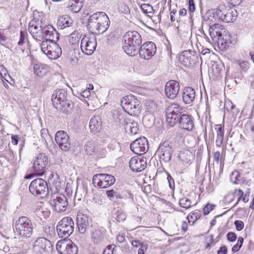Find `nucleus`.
<instances>
[{
  "mask_svg": "<svg viewBox=\"0 0 254 254\" xmlns=\"http://www.w3.org/2000/svg\"><path fill=\"white\" fill-rule=\"evenodd\" d=\"M227 249L226 246L221 247L220 249L217 251V254H227Z\"/></svg>",
  "mask_w": 254,
  "mask_h": 254,
  "instance_id": "nucleus-56",
  "label": "nucleus"
},
{
  "mask_svg": "<svg viewBox=\"0 0 254 254\" xmlns=\"http://www.w3.org/2000/svg\"><path fill=\"white\" fill-rule=\"evenodd\" d=\"M217 18L215 16L213 10H208L202 16V27H210L216 22Z\"/></svg>",
  "mask_w": 254,
  "mask_h": 254,
  "instance_id": "nucleus-27",
  "label": "nucleus"
},
{
  "mask_svg": "<svg viewBox=\"0 0 254 254\" xmlns=\"http://www.w3.org/2000/svg\"><path fill=\"white\" fill-rule=\"evenodd\" d=\"M43 39L46 40L58 41L59 39V34L51 25H45L43 27Z\"/></svg>",
  "mask_w": 254,
  "mask_h": 254,
  "instance_id": "nucleus-25",
  "label": "nucleus"
},
{
  "mask_svg": "<svg viewBox=\"0 0 254 254\" xmlns=\"http://www.w3.org/2000/svg\"><path fill=\"white\" fill-rule=\"evenodd\" d=\"M214 159L215 162L218 164L220 161V153L219 151H216L214 153Z\"/></svg>",
  "mask_w": 254,
  "mask_h": 254,
  "instance_id": "nucleus-57",
  "label": "nucleus"
},
{
  "mask_svg": "<svg viewBox=\"0 0 254 254\" xmlns=\"http://www.w3.org/2000/svg\"><path fill=\"white\" fill-rule=\"evenodd\" d=\"M234 15V12L231 10H227L222 20L227 23L233 22L235 19V17Z\"/></svg>",
  "mask_w": 254,
  "mask_h": 254,
  "instance_id": "nucleus-38",
  "label": "nucleus"
},
{
  "mask_svg": "<svg viewBox=\"0 0 254 254\" xmlns=\"http://www.w3.org/2000/svg\"><path fill=\"white\" fill-rule=\"evenodd\" d=\"M228 36L227 33H225L221 37L216 39V42H217L218 45H220L222 48L227 49H228L231 44V42L228 39Z\"/></svg>",
  "mask_w": 254,
  "mask_h": 254,
  "instance_id": "nucleus-34",
  "label": "nucleus"
},
{
  "mask_svg": "<svg viewBox=\"0 0 254 254\" xmlns=\"http://www.w3.org/2000/svg\"><path fill=\"white\" fill-rule=\"evenodd\" d=\"M188 223L186 222V221H184L182 223V230L184 231V232H186L188 230Z\"/></svg>",
  "mask_w": 254,
  "mask_h": 254,
  "instance_id": "nucleus-62",
  "label": "nucleus"
},
{
  "mask_svg": "<svg viewBox=\"0 0 254 254\" xmlns=\"http://www.w3.org/2000/svg\"><path fill=\"white\" fill-rule=\"evenodd\" d=\"M230 4L235 6L239 5L242 1V0H226Z\"/></svg>",
  "mask_w": 254,
  "mask_h": 254,
  "instance_id": "nucleus-55",
  "label": "nucleus"
},
{
  "mask_svg": "<svg viewBox=\"0 0 254 254\" xmlns=\"http://www.w3.org/2000/svg\"><path fill=\"white\" fill-rule=\"evenodd\" d=\"M106 194L109 199L111 200H114L115 197L117 198V192L113 190L106 191Z\"/></svg>",
  "mask_w": 254,
  "mask_h": 254,
  "instance_id": "nucleus-48",
  "label": "nucleus"
},
{
  "mask_svg": "<svg viewBox=\"0 0 254 254\" xmlns=\"http://www.w3.org/2000/svg\"><path fill=\"white\" fill-rule=\"evenodd\" d=\"M209 33L211 39L214 41L226 33V31L222 25L216 22L209 27Z\"/></svg>",
  "mask_w": 254,
  "mask_h": 254,
  "instance_id": "nucleus-24",
  "label": "nucleus"
},
{
  "mask_svg": "<svg viewBox=\"0 0 254 254\" xmlns=\"http://www.w3.org/2000/svg\"><path fill=\"white\" fill-rule=\"evenodd\" d=\"M18 142V136L12 135L11 136V143L14 145H17Z\"/></svg>",
  "mask_w": 254,
  "mask_h": 254,
  "instance_id": "nucleus-59",
  "label": "nucleus"
},
{
  "mask_svg": "<svg viewBox=\"0 0 254 254\" xmlns=\"http://www.w3.org/2000/svg\"><path fill=\"white\" fill-rule=\"evenodd\" d=\"M234 194L238 196L236 204H238L239 201L240 200H243L245 203H246L249 201V193H246L244 195V192L242 190L240 189H237L235 190Z\"/></svg>",
  "mask_w": 254,
  "mask_h": 254,
  "instance_id": "nucleus-35",
  "label": "nucleus"
},
{
  "mask_svg": "<svg viewBox=\"0 0 254 254\" xmlns=\"http://www.w3.org/2000/svg\"><path fill=\"white\" fill-rule=\"evenodd\" d=\"M44 25L41 21L32 20L29 23L28 30L35 39L40 41L43 39Z\"/></svg>",
  "mask_w": 254,
  "mask_h": 254,
  "instance_id": "nucleus-15",
  "label": "nucleus"
},
{
  "mask_svg": "<svg viewBox=\"0 0 254 254\" xmlns=\"http://www.w3.org/2000/svg\"><path fill=\"white\" fill-rule=\"evenodd\" d=\"M102 127V121L98 116H94L92 118L89 122L90 130L94 132H97L101 129Z\"/></svg>",
  "mask_w": 254,
  "mask_h": 254,
  "instance_id": "nucleus-30",
  "label": "nucleus"
},
{
  "mask_svg": "<svg viewBox=\"0 0 254 254\" xmlns=\"http://www.w3.org/2000/svg\"><path fill=\"white\" fill-rule=\"evenodd\" d=\"M217 16L221 20L223 18V16L226 13L227 9L224 5H220L217 8L213 10Z\"/></svg>",
  "mask_w": 254,
  "mask_h": 254,
  "instance_id": "nucleus-41",
  "label": "nucleus"
},
{
  "mask_svg": "<svg viewBox=\"0 0 254 254\" xmlns=\"http://www.w3.org/2000/svg\"><path fill=\"white\" fill-rule=\"evenodd\" d=\"M55 140L59 147L64 151L69 150L70 148L69 137L67 133L64 130L57 132L55 135Z\"/></svg>",
  "mask_w": 254,
  "mask_h": 254,
  "instance_id": "nucleus-21",
  "label": "nucleus"
},
{
  "mask_svg": "<svg viewBox=\"0 0 254 254\" xmlns=\"http://www.w3.org/2000/svg\"><path fill=\"white\" fill-rule=\"evenodd\" d=\"M227 238H237V235L234 232H229L227 234Z\"/></svg>",
  "mask_w": 254,
  "mask_h": 254,
  "instance_id": "nucleus-60",
  "label": "nucleus"
},
{
  "mask_svg": "<svg viewBox=\"0 0 254 254\" xmlns=\"http://www.w3.org/2000/svg\"><path fill=\"white\" fill-rule=\"evenodd\" d=\"M116 219L118 222H123L126 220V215L124 212H118Z\"/></svg>",
  "mask_w": 254,
  "mask_h": 254,
  "instance_id": "nucleus-51",
  "label": "nucleus"
},
{
  "mask_svg": "<svg viewBox=\"0 0 254 254\" xmlns=\"http://www.w3.org/2000/svg\"><path fill=\"white\" fill-rule=\"evenodd\" d=\"M189 9L190 12H193L195 9V4L193 0H189Z\"/></svg>",
  "mask_w": 254,
  "mask_h": 254,
  "instance_id": "nucleus-54",
  "label": "nucleus"
},
{
  "mask_svg": "<svg viewBox=\"0 0 254 254\" xmlns=\"http://www.w3.org/2000/svg\"><path fill=\"white\" fill-rule=\"evenodd\" d=\"M124 198L129 199L131 201H133V195L130 192H127L124 195Z\"/></svg>",
  "mask_w": 254,
  "mask_h": 254,
  "instance_id": "nucleus-58",
  "label": "nucleus"
},
{
  "mask_svg": "<svg viewBox=\"0 0 254 254\" xmlns=\"http://www.w3.org/2000/svg\"><path fill=\"white\" fill-rule=\"evenodd\" d=\"M57 250L60 254H77V246L71 239H61L56 245Z\"/></svg>",
  "mask_w": 254,
  "mask_h": 254,
  "instance_id": "nucleus-12",
  "label": "nucleus"
},
{
  "mask_svg": "<svg viewBox=\"0 0 254 254\" xmlns=\"http://www.w3.org/2000/svg\"><path fill=\"white\" fill-rule=\"evenodd\" d=\"M130 148L135 154H143L148 150V140L145 137L138 138L130 144Z\"/></svg>",
  "mask_w": 254,
  "mask_h": 254,
  "instance_id": "nucleus-17",
  "label": "nucleus"
},
{
  "mask_svg": "<svg viewBox=\"0 0 254 254\" xmlns=\"http://www.w3.org/2000/svg\"><path fill=\"white\" fill-rule=\"evenodd\" d=\"M234 224L238 231H241L244 228V224L242 221L236 220L234 222Z\"/></svg>",
  "mask_w": 254,
  "mask_h": 254,
  "instance_id": "nucleus-52",
  "label": "nucleus"
},
{
  "mask_svg": "<svg viewBox=\"0 0 254 254\" xmlns=\"http://www.w3.org/2000/svg\"><path fill=\"white\" fill-rule=\"evenodd\" d=\"M192 56L194 57L190 50L185 51L182 52L180 57V59L184 63L185 65H189L192 64Z\"/></svg>",
  "mask_w": 254,
  "mask_h": 254,
  "instance_id": "nucleus-32",
  "label": "nucleus"
},
{
  "mask_svg": "<svg viewBox=\"0 0 254 254\" xmlns=\"http://www.w3.org/2000/svg\"><path fill=\"white\" fill-rule=\"evenodd\" d=\"M115 122L119 126L124 127L126 132L130 134H136L139 130L137 122L127 119L125 113L115 111L113 114Z\"/></svg>",
  "mask_w": 254,
  "mask_h": 254,
  "instance_id": "nucleus-5",
  "label": "nucleus"
},
{
  "mask_svg": "<svg viewBox=\"0 0 254 254\" xmlns=\"http://www.w3.org/2000/svg\"><path fill=\"white\" fill-rule=\"evenodd\" d=\"M114 177L107 174H98L93 176L92 183L95 187L101 188H106L115 183Z\"/></svg>",
  "mask_w": 254,
  "mask_h": 254,
  "instance_id": "nucleus-11",
  "label": "nucleus"
},
{
  "mask_svg": "<svg viewBox=\"0 0 254 254\" xmlns=\"http://www.w3.org/2000/svg\"><path fill=\"white\" fill-rule=\"evenodd\" d=\"M82 7V4H80V2H73L70 0L69 1L68 8L70 10H71L74 13H77L79 12L81 10Z\"/></svg>",
  "mask_w": 254,
  "mask_h": 254,
  "instance_id": "nucleus-39",
  "label": "nucleus"
},
{
  "mask_svg": "<svg viewBox=\"0 0 254 254\" xmlns=\"http://www.w3.org/2000/svg\"><path fill=\"white\" fill-rule=\"evenodd\" d=\"M172 152V145L168 141H165L160 144L156 151L160 160L165 163H168L170 161Z\"/></svg>",
  "mask_w": 254,
  "mask_h": 254,
  "instance_id": "nucleus-14",
  "label": "nucleus"
},
{
  "mask_svg": "<svg viewBox=\"0 0 254 254\" xmlns=\"http://www.w3.org/2000/svg\"><path fill=\"white\" fill-rule=\"evenodd\" d=\"M48 164V158L45 154H39L34 161L33 168L37 174L41 176L45 173Z\"/></svg>",
  "mask_w": 254,
  "mask_h": 254,
  "instance_id": "nucleus-20",
  "label": "nucleus"
},
{
  "mask_svg": "<svg viewBox=\"0 0 254 254\" xmlns=\"http://www.w3.org/2000/svg\"><path fill=\"white\" fill-rule=\"evenodd\" d=\"M187 14V10L185 8H182L179 11V16H184Z\"/></svg>",
  "mask_w": 254,
  "mask_h": 254,
  "instance_id": "nucleus-61",
  "label": "nucleus"
},
{
  "mask_svg": "<svg viewBox=\"0 0 254 254\" xmlns=\"http://www.w3.org/2000/svg\"><path fill=\"white\" fill-rule=\"evenodd\" d=\"M85 151L89 155H93L98 151V147L95 146L92 141H88L84 146Z\"/></svg>",
  "mask_w": 254,
  "mask_h": 254,
  "instance_id": "nucleus-36",
  "label": "nucleus"
},
{
  "mask_svg": "<svg viewBox=\"0 0 254 254\" xmlns=\"http://www.w3.org/2000/svg\"><path fill=\"white\" fill-rule=\"evenodd\" d=\"M90 91L89 90H85L82 92V95L84 97H87L90 95Z\"/></svg>",
  "mask_w": 254,
  "mask_h": 254,
  "instance_id": "nucleus-63",
  "label": "nucleus"
},
{
  "mask_svg": "<svg viewBox=\"0 0 254 254\" xmlns=\"http://www.w3.org/2000/svg\"><path fill=\"white\" fill-rule=\"evenodd\" d=\"M230 181L234 184H239L242 181V177L238 171H234L230 175Z\"/></svg>",
  "mask_w": 254,
  "mask_h": 254,
  "instance_id": "nucleus-37",
  "label": "nucleus"
},
{
  "mask_svg": "<svg viewBox=\"0 0 254 254\" xmlns=\"http://www.w3.org/2000/svg\"><path fill=\"white\" fill-rule=\"evenodd\" d=\"M144 191L145 192H150V191H151V185H148L144 187Z\"/></svg>",
  "mask_w": 254,
  "mask_h": 254,
  "instance_id": "nucleus-64",
  "label": "nucleus"
},
{
  "mask_svg": "<svg viewBox=\"0 0 254 254\" xmlns=\"http://www.w3.org/2000/svg\"><path fill=\"white\" fill-rule=\"evenodd\" d=\"M49 70V66L42 63H36L33 64V71L37 76L43 77L46 75Z\"/></svg>",
  "mask_w": 254,
  "mask_h": 254,
  "instance_id": "nucleus-28",
  "label": "nucleus"
},
{
  "mask_svg": "<svg viewBox=\"0 0 254 254\" xmlns=\"http://www.w3.org/2000/svg\"><path fill=\"white\" fill-rule=\"evenodd\" d=\"M56 41L45 40L41 44L42 51L46 54L49 58L56 60L59 58L62 51L59 45L56 43Z\"/></svg>",
  "mask_w": 254,
  "mask_h": 254,
  "instance_id": "nucleus-7",
  "label": "nucleus"
},
{
  "mask_svg": "<svg viewBox=\"0 0 254 254\" xmlns=\"http://www.w3.org/2000/svg\"><path fill=\"white\" fill-rule=\"evenodd\" d=\"M118 9L120 12L124 14H128L130 12L129 7L124 3H120L119 5Z\"/></svg>",
  "mask_w": 254,
  "mask_h": 254,
  "instance_id": "nucleus-45",
  "label": "nucleus"
},
{
  "mask_svg": "<svg viewBox=\"0 0 254 254\" xmlns=\"http://www.w3.org/2000/svg\"><path fill=\"white\" fill-rule=\"evenodd\" d=\"M26 34V32L25 31H20V40L18 43L19 46H22L25 43Z\"/></svg>",
  "mask_w": 254,
  "mask_h": 254,
  "instance_id": "nucleus-50",
  "label": "nucleus"
},
{
  "mask_svg": "<svg viewBox=\"0 0 254 254\" xmlns=\"http://www.w3.org/2000/svg\"><path fill=\"white\" fill-rule=\"evenodd\" d=\"M195 97V92L191 87H186L183 94V100L186 104L191 103Z\"/></svg>",
  "mask_w": 254,
  "mask_h": 254,
  "instance_id": "nucleus-29",
  "label": "nucleus"
},
{
  "mask_svg": "<svg viewBox=\"0 0 254 254\" xmlns=\"http://www.w3.org/2000/svg\"><path fill=\"white\" fill-rule=\"evenodd\" d=\"M140 8L144 13L146 14L149 16H152V14L154 13L153 7L149 4H142Z\"/></svg>",
  "mask_w": 254,
  "mask_h": 254,
  "instance_id": "nucleus-40",
  "label": "nucleus"
},
{
  "mask_svg": "<svg viewBox=\"0 0 254 254\" xmlns=\"http://www.w3.org/2000/svg\"><path fill=\"white\" fill-rule=\"evenodd\" d=\"M110 20L104 12H98L91 15L88 19L87 28L92 33L102 34L108 29Z\"/></svg>",
  "mask_w": 254,
  "mask_h": 254,
  "instance_id": "nucleus-2",
  "label": "nucleus"
},
{
  "mask_svg": "<svg viewBox=\"0 0 254 254\" xmlns=\"http://www.w3.org/2000/svg\"><path fill=\"white\" fill-rule=\"evenodd\" d=\"M72 24V20L67 15H64L59 17L58 20L57 25L61 29L68 27Z\"/></svg>",
  "mask_w": 254,
  "mask_h": 254,
  "instance_id": "nucleus-31",
  "label": "nucleus"
},
{
  "mask_svg": "<svg viewBox=\"0 0 254 254\" xmlns=\"http://www.w3.org/2000/svg\"><path fill=\"white\" fill-rule=\"evenodd\" d=\"M179 204L181 207L187 209L191 206V200L186 197L181 198L179 200Z\"/></svg>",
  "mask_w": 254,
  "mask_h": 254,
  "instance_id": "nucleus-42",
  "label": "nucleus"
},
{
  "mask_svg": "<svg viewBox=\"0 0 254 254\" xmlns=\"http://www.w3.org/2000/svg\"><path fill=\"white\" fill-rule=\"evenodd\" d=\"M237 63L243 70L246 71L249 68V64L246 61L238 60Z\"/></svg>",
  "mask_w": 254,
  "mask_h": 254,
  "instance_id": "nucleus-47",
  "label": "nucleus"
},
{
  "mask_svg": "<svg viewBox=\"0 0 254 254\" xmlns=\"http://www.w3.org/2000/svg\"><path fill=\"white\" fill-rule=\"evenodd\" d=\"M35 254H52L53 246L49 239H36L33 244Z\"/></svg>",
  "mask_w": 254,
  "mask_h": 254,
  "instance_id": "nucleus-13",
  "label": "nucleus"
},
{
  "mask_svg": "<svg viewBox=\"0 0 254 254\" xmlns=\"http://www.w3.org/2000/svg\"><path fill=\"white\" fill-rule=\"evenodd\" d=\"M50 204L56 211L62 212L66 210L68 202L64 195H54L50 200Z\"/></svg>",
  "mask_w": 254,
  "mask_h": 254,
  "instance_id": "nucleus-16",
  "label": "nucleus"
},
{
  "mask_svg": "<svg viewBox=\"0 0 254 254\" xmlns=\"http://www.w3.org/2000/svg\"><path fill=\"white\" fill-rule=\"evenodd\" d=\"M41 136L43 141L45 142L46 146L48 145V141L52 140V137L50 135L47 129L43 128L41 130Z\"/></svg>",
  "mask_w": 254,
  "mask_h": 254,
  "instance_id": "nucleus-43",
  "label": "nucleus"
},
{
  "mask_svg": "<svg viewBox=\"0 0 254 254\" xmlns=\"http://www.w3.org/2000/svg\"><path fill=\"white\" fill-rule=\"evenodd\" d=\"M244 239H238L237 244L235 245L232 249L233 252L235 253L238 252L241 247H242Z\"/></svg>",
  "mask_w": 254,
  "mask_h": 254,
  "instance_id": "nucleus-49",
  "label": "nucleus"
},
{
  "mask_svg": "<svg viewBox=\"0 0 254 254\" xmlns=\"http://www.w3.org/2000/svg\"><path fill=\"white\" fill-rule=\"evenodd\" d=\"M74 222L71 217L63 218L57 226L58 234L60 238H68L73 233Z\"/></svg>",
  "mask_w": 254,
  "mask_h": 254,
  "instance_id": "nucleus-9",
  "label": "nucleus"
},
{
  "mask_svg": "<svg viewBox=\"0 0 254 254\" xmlns=\"http://www.w3.org/2000/svg\"><path fill=\"white\" fill-rule=\"evenodd\" d=\"M129 164L130 169L135 172H141L146 167V161L138 157H132Z\"/></svg>",
  "mask_w": 254,
  "mask_h": 254,
  "instance_id": "nucleus-23",
  "label": "nucleus"
},
{
  "mask_svg": "<svg viewBox=\"0 0 254 254\" xmlns=\"http://www.w3.org/2000/svg\"><path fill=\"white\" fill-rule=\"evenodd\" d=\"M97 46L96 39L95 37L84 36L81 39L80 47L83 53L87 55H91Z\"/></svg>",
  "mask_w": 254,
  "mask_h": 254,
  "instance_id": "nucleus-18",
  "label": "nucleus"
},
{
  "mask_svg": "<svg viewBox=\"0 0 254 254\" xmlns=\"http://www.w3.org/2000/svg\"><path fill=\"white\" fill-rule=\"evenodd\" d=\"M51 99L53 106L64 114H67L70 113L73 107L72 102L67 99V92L64 89L55 90Z\"/></svg>",
  "mask_w": 254,
  "mask_h": 254,
  "instance_id": "nucleus-4",
  "label": "nucleus"
},
{
  "mask_svg": "<svg viewBox=\"0 0 254 254\" xmlns=\"http://www.w3.org/2000/svg\"><path fill=\"white\" fill-rule=\"evenodd\" d=\"M80 38V35L77 32H72L69 37V42L72 44H76L78 42Z\"/></svg>",
  "mask_w": 254,
  "mask_h": 254,
  "instance_id": "nucleus-44",
  "label": "nucleus"
},
{
  "mask_svg": "<svg viewBox=\"0 0 254 254\" xmlns=\"http://www.w3.org/2000/svg\"><path fill=\"white\" fill-rule=\"evenodd\" d=\"M199 210H195L193 212L190 213L189 215L188 216L187 219L188 221V222L189 223H190V220H194V216L196 215V213H198Z\"/></svg>",
  "mask_w": 254,
  "mask_h": 254,
  "instance_id": "nucleus-53",
  "label": "nucleus"
},
{
  "mask_svg": "<svg viewBox=\"0 0 254 254\" xmlns=\"http://www.w3.org/2000/svg\"><path fill=\"white\" fill-rule=\"evenodd\" d=\"M166 122L171 127L176 124L182 129L191 131L194 127V123L191 116L183 113V109L177 104H171L166 112Z\"/></svg>",
  "mask_w": 254,
  "mask_h": 254,
  "instance_id": "nucleus-1",
  "label": "nucleus"
},
{
  "mask_svg": "<svg viewBox=\"0 0 254 254\" xmlns=\"http://www.w3.org/2000/svg\"><path fill=\"white\" fill-rule=\"evenodd\" d=\"M76 224L78 232L80 234H84L88 224L87 216L81 212H78L77 215Z\"/></svg>",
  "mask_w": 254,
  "mask_h": 254,
  "instance_id": "nucleus-26",
  "label": "nucleus"
},
{
  "mask_svg": "<svg viewBox=\"0 0 254 254\" xmlns=\"http://www.w3.org/2000/svg\"><path fill=\"white\" fill-rule=\"evenodd\" d=\"M215 129L217 132L216 145L218 147H220L223 141L224 130L221 125L219 124L216 125Z\"/></svg>",
  "mask_w": 254,
  "mask_h": 254,
  "instance_id": "nucleus-33",
  "label": "nucleus"
},
{
  "mask_svg": "<svg viewBox=\"0 0 254 254\" xmlns=\"http://www.w3.org/2000/svg\"><path fill=\"white\" fill-rule=\"evenodd\" d=\"M180 84L176 80L168 81L165 85V93L166 96L173 99L176 97L180 91Z\"/></svg>",
  "mask_w": 254,
  "mask_h": 254,
  "instance_id": "nucleus-22",
  "label": "nucleus"
},
{
  "mask_svg": "<svg viewBox=\"0 0 254 254\" xmlns=\"http://www.w3.org/2000/svg\"><path fill=\"white\" fill-rule=\"evenodd\" d=\"M121 105L124 111L130 116H138L141 112L140 102L133 95L123 97Z\"/></svg>",
  "mask_w": 254,
  "mask_h": 254,
  "instance_id": "nucleus-6",
  "label": "nucleus"
},
{
  "mask_svg": "<svg viewBox=\"0 0 254 254\" xmlns=\"http://www.w3.org/2000/svg\"><path fill=\"white\" fill-rule=\"evenodd\" d=\"M142 41L141 36L138 32L129 31L123 36V49L127 55L134 56L138 53Z\"/></svg>",
  "mask_w": 254,
  "mask_h": 254,
  "instance_id": "nucleus-3",
  "label": "nucleus"
},
{
  "mask_svg": "<svg viewBox=\"0 0 254 254\" xmlns=\"http://www.w3.org/2000/svg\"><path fill=\"white\" fill-rule=\"evenodd\" d=\"M156 47L152 42H147L139 47L138 52L140 57L144 60L150 59L156 53Z\"/></svg>",
  "mask_w": 254,
  "mask_h": 254,
  "instance_id": "nucleus-19",
  "label": "nucleus"
},
{
  "mask_svg": "<svg viewBox=\"0 0 254 254\" xmlns=\"http://www.w3.org/2000/svg\"><path fill=\"white\" fill-rule=\"evenodd\" d=\"M15 232L21 237L29 238L32 233L31 221L26 217H19L15 223Z\"/></svg>",
  "mask_w": 254,
  "mask_h": 254,
  "instance_id": "nucleus-8",
  "label": "nucleus"
},
{
  "mask_svg": "<svg viewBox=\"0 0 254 254\" xmlns=\"http://www.w3.org/2000/svg\"><path fill=\"white\" fill-rule=\"evenodd\" d=\"M215 207V204L207 203L203 208V213L204 215H207L210 211L213 210Z\"/></svg>",
  "mask_w": 254,
  "mask_h": 254,
  "instance_id": "nucleus-46",
  "label": "nucleus"
},
{
  "mask_svg": "<svg viewBox=\"0 0 254 254\" xmlns=\"http://www.w3.org/2000/svg\"><path fill=\"white\" fill-rule=\"evenodd\" d=\"M29 188L30 191L33 195L41 197L46 196L49 191L46 182L41 178L32 181Z\"/></svg>",
  "mask_w": 254,
  "mask_h": 254,
  "instance_id": "nucleus-10",
  "label": "nucleus"
}]
</instances>
